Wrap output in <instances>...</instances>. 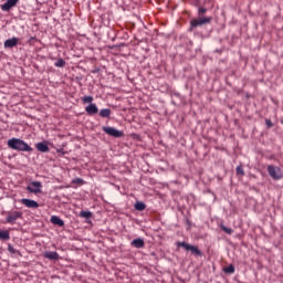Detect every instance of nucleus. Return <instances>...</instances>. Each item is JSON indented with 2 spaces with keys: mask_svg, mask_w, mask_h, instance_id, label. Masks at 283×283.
<instances>
[{
  "mask_svg": "<svg viewBox=\"0 0 283 283\" xmlns=\"http://www.w3.org/2000/svg\"><path fill=\"white\" fill-rule=\"evenodd\" d=\"M210 21H213V18L211 17H205L199 19H193L190 22L191 28H198V25H207Z\"/></svg>",
  "mask_w": 283,
  "mask_h": 283,
  "instance_id": "7",
  "label": "nucleus"
},
{
  "mask_svg": "<svg viewBox=\"0 0 283 283\" xmlns=\"http://www.w3.org/2000/svg\"><path fill=\"white\" fill-rule=\"evenodd\" d=\"M41 189H43V184H41V181H32L27 186V191H29V193H41Z\"/></svg>",
  "mask_w": 283,
  "mask_h": 283,
  "instance_id": "6",
  "label": "nucleus"
},
{
  "mask_svg": "<svg viewBox=\"0 0 283 283\" xmlns=\"http://www.w3.org/2000/svg\"><path fill=\"white\" fill-rule=\"evenodd\" d=\"M99 116L102 118H109V116H112V109L109 108H103L99 111Z\"/></svg>",
  "mask_w": 283,
  "mask_h": 283,
  "instance_id": "17",
  "label": "nucleus"
},
{
  "mask_svg": "<svg viewBox=\"0 0 283 283\" xmlns=\"http://www.w3.org/2000/svg\"><path fill=\"white\" fill-rule=\"evenodd\" d=\"M177 247H182L185 251H190L192 255H197L199 258H202V251L196 245H191L187 242H177Z\"/></svg>",
  "mask_w": 283,
  "mask_h": 283,
  "instance_id": "2",
  "label": "nucleus"
},
{
  "mask_svg": "<svg viewBox=\"0 0 283 283\" xmlns=\"http://www.w3.org/2000/svg\"><path fill=\"white\" fill-rule=\"evenodd\" d=\"M17 45H19V38H11L4 41L6 49L17 48Z\"/></svg>",
  "mask_w": 283,
  "mask_h": 283,
  "instance_id": "12",
  "label": "nucleus"
},
{
  "mask_svg": "<svg viewBox=\"0 0 283 283\" xmlns=\"http://www.w3.org/2000/svg\"><path fill=\"white\" fill-rule=\"evenodd\" d=\"M19 3V0H7L4 4L1 6L3 12H10Z\"/></svg>",
  "mask_w": 283,
  "mask_h": 283,
  "instance_id": "10",
  "label": "nucleus"
},
{
  "mask_svg": "<svg viewBox=\"0 0 283 283\" xmlns=\"http://www.w3.org/2000/svg\"><path fill=\"white\" fill-rule=\"evenodd\" d=\"M8 251H9V253H12V254L18 253L19 255H21V252L17 251V249H14V247H12V244L8 245Z\"/></svg>",
  "mask_w": 283,
  "mask_h": 283,
  "instance_id": "24",
  "label": "nucleus"
},
{
  "mask_svg": "<svg viewBox=\"0 0 283 283\" xmlns=\"http://www.w3.org/2000/svg\"><path fill=\"white\" fill-rule=\"evenodd\" d=\"M237 174L238 176H244V169L242 168V166L237 167Z\"/></svg>",
  "mask_w": 283,
  "mask_h": 283,
  "instance_id": "27",
  "label": "nucleus"
},
{
  "mask_svg": "<svg viewBox=\"0 0 283 283\" xmlns=\"http://www.w3.org/2000/svg\"><path fill=\"white\" fill-rule=\"evenodd\" d=\"M82 101H83V103H92V101H94V97L93 96H84L83 98H82Z\"/></svg>",
  "mask_w": 283,
  "mask_h": 283,
  "instance_id": "26",
  "label": "nucleus"
},
{
  "mask_svg": "<svg viewBox=\"0 0 283 283\" xmlns=\"http://www.w3.org/2000/svg\"><path fill=\"white\" fill-rule=\"evenodd\" d=\"M85 112L90 116H94V114H98V107L96 106V104L91 103L88 106L85 107Z\"/></svg>",
  "mask_w": 283,
  "mask_h": 283,
  "instance_id": "13",
  "label": "nucleus"
},
{
  "mask_svg": "<svg viewBox=\"0 0 283 283\" xmlns=\"http://www.w3.org/2000/svg\"><path fill=\"white\" fill-rule=\"evenodd\" d=\"M268 127H273V123H271V119H266Z\"/></svg>",
  "mask_w": 283,
  "mask_h": 283,
  "instance_id": "29",
  "label": "nucleus"
},
{
  "mask_svg": "<svg viewBox=\"0 0 283 283\" xmlns=\"http://www.w3.org/2000/svg\"><path fill=\"white\" fill-rule=\"evenodd\" d=\"M80 218H92V212L82 210L80 212Z\"/></svg>",
  "mask_w": 283,
  "mask_h": 283,
  "instance_id": "21",
  "label": "nucleus"
},
{
  "mask_svg": "<svg viewBox=\"0 0 283 283\" xmlns=\"http://www.w3.org/2000/svg\"><path fill=\"white\" fill-rule=\"evenodd\" d=\"M55 67H65V60L63 59H59L55 63H54Z\"/></svg>",
  "mask_w": 283,
  "mask_h": 283,
  "instance_id": "20",
  "label": "nucleus"
},
{
  "mask_svg": "<svg viewBox=\"0 0 283 283\" xmlns=\"http://www.w3.org/2000/svg\"><path fill=\"white\" fill-rule=\"evenodd\" d=\"M21 205L27 207L28 209H39V202L32 200V199H21L20 200Z\"/></svg>",
  "mask_w": 283,
  "mask_h": 283,
  "instance_id": "9",
  "label": "nucleus"
},
{
  "mask_svg": "<svg viewBox=\"0 0 283 283\" xmlns=\"http://www.w3.org/2000/svg\"><path fill=\"white\" fill-rule=\"evenodd\" d=\"M222 231H224V233H228V235H231V233H233V229L231 228H227L224 226L221 227Z\"/></svg>",
  "mask_w": 283,
  "mask_h": 283,
  "instance_id": "25",
  "label": "nucleus"
},
{
  "mask_svg": "<svg viewBox=\"0 0 283 283\" xmlns=\"http://www.w3.org/2000/svg\"><path fill=\"white\" fill-rule=\"evenodd\" d=\"M103 132H105L108 136H112L113 138H123L125 136V133L123 130H118L111 126H104Z\"/></svg>",
  "mask_w": 283,
  "mask_h": 283,
  "instance_id": "5",
  "label": "nucleus"
},
{
  "mask_svg": "<svg viewBox=\"0 0 283 283\" xmlns=\"http://www.w3.org/2000/svg\"><path fill=\"white\" fill-rule=\"evenodd\" d=\"M0 240H10V231L8 230H4V231H1L0 230Z\"/></svg>",
  "mask_w": 283,
  "mask_h": 283,
  "instance_id": "19",
  "label": "nucleus"
},
{
  "mask_svg": "<svg viewBox=\"0 0 283 283\" xmlns=\"http://www.w3.org/2000/svg\"><path fill=\"white\" fill-rule=\"evenodd\" d=\"M51 222L52 224H57V227H64L65 224V222L56 216L51 217Z\"/></svg>",
  "mask_w": 283,
  "mask_h": 283,
  "instance_id": "16",
  "label": "nucleus"
},
{
  "mask_svg": "<svg viewBox=\"0 0 283 283\" xmlns=\"http://www.w3.org/2000/svg\"><path fill=\"white\" fill-rule=\"evenodd\" d=\"M135 209H136V211H145V209H147V206H145V203H143V201H137L135 203Z\"/></svg>",
  "mask_w": 283,
  "mask_h": 283,
  "instance_id": "18",
  "label": "nucleus"
},
{
  "mask_svg": "<svg viewBox=\"0 0 283 283\" xmlns=\"http://www.w3.org/2000/svg\"><path fill=\"white\" fill-rule=\"evenodd\" d=\"M8 148L14 151H33L34 149L23 139L11 138L7 142Z\"/></svg>",
  "mask_w": 283,
  "mask_h": 283,
  "instance_id": "1",
  "label": "nucleus"
},
{
  "mask_svg": "<svg viewBox=\"0 0 283 283\" xmlns=\"http://www.w3.org/2000/svg\"><path fill=\"white\" fill-rule=\"evenodd\" d=\"M268 174L273 178V180H282L283 178L282 168L277 166H268Z\"/></svg>",
  "mask_w": 283,
  "mask_h": 283,
  "instance_id": "4",
  "label": "nucleus"
},
{
  "mask_svg": "<svg viewBox=\"0 0 283 283\" xmlns=\"http://www.w3.org/2000/svg\"><path fill=\"white\" fill-rule=\"evenodd\" d=\"M44 258H46V260H59V253L57 252H44Z\"/></svg>",
  "mask_w": 283,
  "mask_h": 283,
  "instance_id": "15",
  "label": "nucleus"
},
{
  "mask_svg": "<svg viewBox=\"0 0 283 283\" xmlns=\"http://www.w3.org/2000/svg\"><path fill=\"white\" fill-rule=\"evenodd\" d=\"M35 149H38V151H41V154H48V151H50L48 142H40V143L35 144Z\"/></svg>",
  "mask_w": 283,
  "mask_h": 283,
  "instance_id": "11",
  "label": "nucleus"
},
{
  "mask_svg": "<svg viewBox=\"0 0 283 283\" xmlns=\"http://www.w3.org/2000/svg\"><path fill=\"white\" fill-rule=\"evenodd\" d=\"M224 273H235V266L230 264L229 266L223 269Z\"/></svg>",
  "mask_w": 283,
  "mask_h": 283,
  "instance_id": "22",
  "label": "nucleus"
},
{
  "mask_svg": "<svg viewBox=\"0 0 283 283\" xmlns=\"http://www.w3.org/2000/svg\"><path fill=\"white\" fill-rule=\"evenodd\" d=\"M210 21H213V18L211 17H205L199 19H193L190 22L191 28H198V25H207Z\"/></svg>",
  "mask_w": 283,
  "mask_h": 283,
  "instance_id": "8",
  "label": "nucleus"
},
{
  "mask_svg": "<svg viewBox=\"0 0 283 283\" xmlns=\"http://www.w3.org/2000/svg\"><path fill=\"white\" fill-rule=\"evenodd\" d=\"M205 12H207V9H205V8H199V14H205Z\"/></svg>",
  "mask_w": 283,
  "mask_h": 283,
  "instance_id": "28",
  "label": "nucleus"
},
{
  "mask_svg": "<svg viewBox=\"0 0 283 283\" xmlns=\"http://www.w3.org/2000/svg\"><path fill=\"white\" fill-rule=\"evenodd\" d=\"M72 185H85V180L81 178H75L72 180Z\"/></svg>",
  "mask_w": 283,
  "mask_h": 283,
  "instance_id": "23",
  "label": "nucleus"
},
{
  "mask_svg": "<svg viewBox=\"0 0 283 283\" xmlns=\"http://www.w3.org/2000/svg\"><path fill=\"white\" fill-rule=\"evenodd\" d=\"M23 218V212L21 211H9L7 213L6 222L7 224H17V220H21Z\"/></svg>",
  "mask_w": 283,
  "mask_h": 283,
  "instance_id": "3",
  "label": "nucleus"
},
{
  "mask_svg": "<svg viewBox=\"0 0 283 283\" xmlns=\"http://www.w3.org/2000/svg\"><path fill=\"white\" fill-rule=\"evenodd\" d=\"M130 244L135 249H143V248H145V240H143L142 238H137V239L133 240Z\"/></svg>",
  "mask_w": 283,
  "mask_h": 283,
  "instance_id": "14",
  "label": "nucleus"
}]
</instances>
